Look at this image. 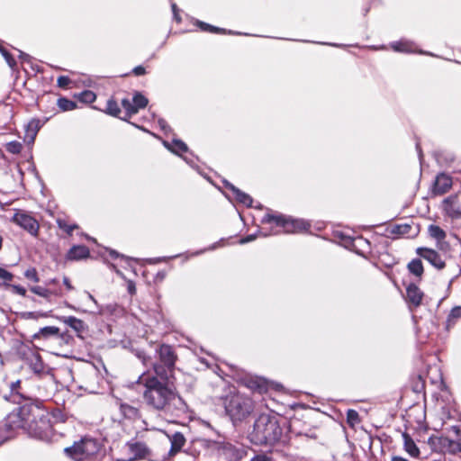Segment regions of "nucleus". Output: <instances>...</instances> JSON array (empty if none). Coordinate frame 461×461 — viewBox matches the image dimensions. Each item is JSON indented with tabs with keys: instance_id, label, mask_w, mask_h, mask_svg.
Instances as JSON below:
<instances>
[{
	"instance_id": "nucleus-1",
	"label": "nucleus",
	"mask_w": 461,
	"mask_h": 461,
	"mask_svg": "<svg viewBox=\"0 0 461 461\" xmlns=\"http://www.w3.org/2000/svg\"><path fill=\"white\" fill-rule=\"evenodd\" d=\"M23 429L31 437L49 440L52 429L50 420L38 406L25 403L16 406L0 424V446L11 438L12 431Z\"/></svg>"
},
{
	"instance_id": "nucleus-2",
	"label": "nucleus",
	"mask_w": 461,
	"mask_h": 461,
	"mask_svg": "<svg viewBox=\"0 0 461 461\" xmlns=\"http://www.w3.org/2000/svg\"><path fill=\"white\" fill-rule=\"evenodd\" d=\"M164 380L158 375L145 377L143 375L139 378V382L145 386L144 401L153 410L166 415L177 416L185 411V402L176 389Z\"/></svg>"
},
{
	"instance_id": "nucleus-3",
	"label": "nucleus",
	"mask_w": 461,
	"mask_h": 461,
	"mask_svg": "<svg viewBox=\"0 0 461 461\" xmlns=\"http://www.w3.org/2000/svg\"><path fill=\"white\" fill-rule=\"evenodd\" d=\"M282 434L276 417L263 413L255 420L249 438L256 445H274L280 440Z\"/></svg>"
},
{
	"instance_id": "nucleus-4",
	"label": "nucleus",
	"mask_w": 461,
	"mask_h": 461,
	"mask_svg": "<svg viewBox=\"0 0 461 461\" xmlns=\"http://www.w3.org/2000/svg\"><path fill=\"white\" fill-rule=\"evenodd\" d=\"M226 412L232 422H240L247 419L254 410L253 401L242 394L230 396L225 405Z\"/></svg>"
},
{
	"instance_id": "nucleus-5",
	"label": "nucleus",
	"mask_w": 461,
	"mask_h": 461,
	"mask_svg": "<svg viewBox=\"0 0 461 461\" xmlns=\"http://www.w3.org/2000/svg\"><path fill=\"white\" fill-rule=\"evenodd\" d=\"M99 451L98 442L90 438H84L73 446L66 447L64 452L75 461H83L89 458Z\"/></svg>"
},
{
	"instance_id": "nucleus-6",
	"label": "nucleus",
	"mask_w": 461,
	"mask_h": 461,
	"mask_svg": "<svg viewBox=\"0 0 461 461\" xmlns=\"http://www.w3.org/2000/svg\"><path fill=\"white\" fill-rule=\"evenodd\" d=\"M261 222L264 224L275 222L276 227L283 228L286 233L305 230L310 227V224L303 220L293 219L281 214L274 215L267 213L263 217Z\"/></svg>"
},
{
	"instance_id": "nucleus-7",
	"label": "nucleus",
	"mask_w": 461,
	"mask_h": 461,
	"mask_svg": "<svg viewBox=\"0 0 461 461\" xmlns=\"http://www.w3.org/2000/svg\"><path fill=\"white\" fill-rule=\"evenodd\" d=\"M160 364H153L155 374L161 379H167L169 372L174 368L176 356L169 345H161L158 349Z\"/></svg>"
},
{
	"instance_id": "nucleus-8",
	"label": "nucleus",
	"mask_w": 461,
	"mask_h": 461,
	"mask_svg": "<svg viewBox=\"0 0 461 461\" xmlns=\"http://www.w3.org/2000/svg\"><path fill=\"white\" fill-rule=\"evenodd\" d=\"M214 447L227 461H240L246 454L241 445H233L225 440L215 441Z\"/></svg>"
},
{
	"instance_id": "nucleus-9",
	"label": "nucleus",
	"mask_w": 461,
	"mask_h": 461,
	"mask_svg": "<svg viewBox=\"0 0 461 461\" xmlns=\"http://www.w3.org/2000/svg\"><path fill=\"white\" fill-rule=\"evenodd\" d=\"M123 450L127 453V456L118 461H136L138 459L146 458L150 454V450L147 445L140 441L127 442Z\"/></svg>"
},
{
	"instance_id": "nucleus-10",
	"label": "nucleus",
	"mask_w": 461,
	"mask_h": 461,
	"mask_svg": "<svg viewBox=\"0 0 461 461\" xmlns=\"http://www.w3.org/2000/svg\"><path fill=\"white\" fill-rule=\"evenodd\" d=\"M441 209L452 220L461 219V193L445 198L442 201Z\"/></svg>"
},
{
	"instance_id": "nucleus-11",
	"label": "nucleus",
	"mask_w": 461,
	"mask_h": 461,
	"mask_svg": "<svg viewBox=\"0 0 461 461\" xmlns=\"http://www.w3.org/2000/svg\"><path fill=\"white\" fill-rule=\"evenodd\" d=\"M14 222L27 230L32 236H37L40 229L38 221L30 214L23 212H16L13 218Z\"/></svg>"
},
{
	"instance_id": "nucleus-12",
	"label": "nucleus",
	"mask_w": 461,
	"mask_h": 461,
	"mask_svg": "<svg viewBox=\"0 0 461 461\" xmlns=\"http://www.w3.org/2000/svg\"><path fill=\"white\" fill-rule=\"evenodd\" d=\"M416 253L437 269H443L445 267V259L436 250L420 247L417 249Z\"/></svg>"
},
{
	"instance_id": "nucleus-13",
	"label": "nucleus",
	"mask_w": 461,
	"mask_h": 461,
	"mask_svg": "<svg viewBox=\"0 0 461 461\" xmlns=\"http://www.w3.org/2000/svg\"><path fill=\"white\" fill-rule=\"evenodd\" d=\"M452 178L446 174H439L434 182L432 193L435 195H442L452 187Z\"/></svg>"
},
{
	"instance_id": "nucleus-14",
	"label": "nucleus",
	"mask_w": 461,
	"mask_h": 461,
	"mask_svg": "<svg viewBox=\"0 0 461 461\" xmlns=\"http://www.w3.org/2000/svg\"><path fill=\"white\" fill-rule=\"evenodd\" d=\"M406 294L411 309V307L417 308L421 304L424 294L416 285L411 284L406 289Z\"/></svg>"
},
{
	"instance_id": "nucleus-15",
	"label": "nucleus",
	"mask_w": 461,
	"mask_h": 461,
	"mask_svg": "<svg viewBox=\"0 0 461 461\" xmlns=\"http://www.w3.org/2000/svg\"><path fill=\"white\" fill-rule=\"evenodd\" d=\"M168 438L171 443L168 456L172 457L182 449L185 443V438L184 435L180 432H175L170 436L168 435Z\"/></svg>"
},
{
	"instance_id": "nucleus-16",
	"label": "nucleus",
	"mask_w": 461,
	"mask_h": 461,
	"mask_svg": "<svg viewBox=\"0 0 461 461\" xmlns=\"http://www.w3.org/2000/svg\"><path fill=\"white\" fill-rule=\"evenodd\" d=\"M225 186L232 192L233 195L235 196V199L239 203H240L248 207L252 206L253 199L251 198L250 195L242 192L241 190H240L239 188H237L236 186H234L232 184L229 183V182L225 183Z\"/></svg>"
},
{
	"instance_id": "nucleus-17",
	"label": "nucleus",
	"mask_w": 461,
	"mask_h": 461,
	"mask_svg": "<svg viewBox=\"0 0 461 461\" xmlns=\"http://www.w3.org/2000/svg\"><path fill=\"white\" fill-rule=\"evenodd\" d=\"M428 231H429V236L437 240L438 247L440 249H443L445 245H446V242H445L446 232H445V230L443 229H441L438 225L431 224V225L429 226Z\"/></svg>"
},
{
	"instance_id": "nucleus-18",
	"label": "nucleus",
	"mask_w": 461,
	"mask_h": 461,
	"mask_svg": "<svg viewBox=\"0 0 461 461\" xmlns=\"http://www.w3.org/2000/svg\"><path fill=\"white\" fill-rule=\"evenodd\" d=\"M50 337L62 338L60 335L59 329L55 326H48L40 329V330L33 335L34 339H49Z\"/></svg>"
},
{
	"instance_id": "nucleus-19",
	"label": "nucleus",
	"mask_w": 461,
	"mask_h": 461,
	"mask_svg": "<svg viewBox=\"0 0 461 461\" xmlns=\"http://www.w3.org/2000/svg\"><path fill=\"white\" fill-rule=\"evenodd\" d=\"M88 256L89 249L87 247L84 245L74 246L69 249L68 253V258L71 260H79L86 258Z\"/></svg>"
},
{
	"instance_id": "nucleus-20",
	"label": "nucleus",
	"mask_w": 461,
	"mask_h": 461,
	"mask_svg": "<svg viewBox=\"0 0 461 461\" xmlns=\"http://www.w3.org/2000/svg\"><path fill=\"white\" fill-rule=\"evenodd\" d=\"M404 450L412 457H419L420 449L408 433L402 434Z\"/></svg>"
},
{
	"instance_id": "nucleus-21",
	"label": "nucleus",
	"mask_w": 461,
	"mask_h": 461,
	"mask_svg": "<svg viewBox=\"0 0 461 461\" xmlns=\"http://www.w3.org/2000/svg\"><path fill=\"white\" fill-rule=\"evenodd\" d=\"M59 320L78 333L82 332L85 330L84 321L74 316H63L60 317Z\"/></svg>"
},
{
	"instance_id": "nucleus-22",
	"label": "nucleus",
	"mask_w": 461,
	"mask_h": 461,
	"mask_svg": "<svg viewBox=\"0 0 461 461\" xmlns=\"http://www.w3.org/2000/svg\"><path fill=\"white\" fill-rule=\"evenodd\" d=\"M120 411L126 419L130 420H134L140 416L139 409L128 403H121Z\"/></svg>"
},
{
	"instance_id": "nucleus-23",
	"label": "nucleus",
	"mask_w": 461,
	"mask_h": 461,
	"mask_svg": "<svg viewBox=\"0 0 461 461\" xmlns=\"http://www.w3.org/2000/svg\"><path fill=\"white\" fill-rule=\"evenodd\" d=\"M29 361L30 367L33 370L34 373L41 374L44 371V364L39 354L32 353Z\"/></svg>"
},
{
	"instance_id": "nucleus-24",
	"label": "nucleus",
	"mask_w": 461,
	"mask_h": 461,
	"mask_svg": "<svg viewBox=\"0 0 461 461\" xmlns=\"http://www.w3.org/2000/svg\"><path fill=\"white\" fill-rule=\"evenodd\" d=\"M441 445L449 453L456 454L461 452V442L449 439L447 438L441 439Z\"/></svg>"
},
{
	"instance_id": "nucleus-25",
	"label": "nucleus",
	"mask_w": 461,
	"mask_h": 461,
	"mask_svg": "<svg viewBox=\"0 0 461 461\" xmlns=\"http://www.w3.org/2000/svg\"><path fill=\"white\" fill-rule=\"evenodd\" d=\"M164 145L176 154L188 150L187 145L180 140H174L171 145L167 142H164Z\"/></svg>"
},
{
	"instance_id": "nucleus-26",
	"label": "nucleus",
	"mask_w": 461,
	"mask_h": 461,
	"mask_svg": "<svg viewBox=\"0 0 461 461\" xmlns=\"http://www.w3.org/2000/svg\"><path fill=\"white\" fill-rule=\"evenodd\" d=\"M409 271L416 276H421L423 274V266L420 259H413L408 264Z\"/></svg>"
},
{
	"instance_id": "nucleus-27",
	"label": "nucleus",
	"mask_w": 461,
	"mask_h": 461,
	"mask_svg": "<svg viewBox=\"0 0 461 461\" xmlns=\"http://www.w3.org/2000/svg\"><path fill=\"white\" fill-rule=\"evenodd\" d=\"M461 318V306L454 307L447 320V329L452 327L457 319Z\"/></svg>"
},
{
	"instance_id": "nucleus-28",
	"label": "nucleus",
	"mask_w": 461,
	"mask_h": 461,
	"mask_svg": "<svg viewBox=\"0 0 461 461\" xmlns=\"http://www.w3.org/2000/svg\"><path fill=\"white\" fill-rule=\"evenodd\" d=\"M148 102V99L140 93H136L132 99L133 106H136L137 113L140 109L145 108Z\"/></svg>"
},
{
	"instance_id": "nucleus-29",
	"label": "nucleus",
	"mask_w": 461,
	"mask_h": 461,
	"mask_svg": "<svg viewBox=\"0 0 461 461\" xmlns=\"http://www.w3.org/2000/svg\"><path fill=\"white\" fill-rule=\"evenodd\" d=\"M57 104L59 107V109L64 112L74 110L77 107V104L75 102H73L69 99H67L65 97H61V98L58 99Z\"/></svg>"
},
{
	"instance_id": "nucleus-30",
	"label": "nucleus",
	"mask_w": 461,
	"mask_h": 461,
	"mask_svg": "<svg viewBox=\"0 0 461 461\" xmlns=\"http://www.w3.org/2000/svg\"><path fill=\"white\" fill-rule=\"evenodd\" d=\"M122 105L125 110L126 115L131 116L137 113L136 106H133V103L131 100L127 98L122 99Z\"/></svg>"
},
{
	"instance_id": "nucleus-31",
	"label": "nucleus",
	"mask_w": 461,
	"mask_h": 461,
	"mask_svg": "<svg viewBox=\"0 0 461 461\" xmlns=\"http://www.w3.org/2000/svg\"><path fill=\"white\" fill-rule=\"evenodd\" d=\"M78 98L83 103L91 104L95 100L96 96L94 92L90 90H85L80 93Z\"/></svg>"
},
{
	"instance_id": "nucleus-32",
	"label": "nucleus",
	"mask_w": 461,
	"mask_h": 461,
	"mask_svg": "<svg viewBox=\"0 0 461 461\" xmlns=\"http://www.w3.org/2000/svg\"><path fill=\"white\" fill-rule=\"evenodd\" d=\"M107 113L113 116L118 117L121 113V109L119 108L117 103L113 100H109L107 102Z\"/></svg>"
},
{
	"instance_id": "nucleus-33",
	"label": "nucleus",
	"mask_w": 461,
	"mask_h": 461,
	"mask_svg": "<svg viewBox=\"0 0 461 461\" xmlns=\"http://www.w3.org/2000/svg\"><path fill=\"white\" fill-rule=\"evenodd\" d=\"M31 291L33 294L44 298H49L52 294V292L50 290L44 288L42 286H32L31 287Z\"/></svg>"
},
{
	"instance_id": "nucleus-34",
	"label": "nucleus",
	"mask_w": 461,
	"mask_h": 461,
	"mask_svg": "<svg viewBox=\"0 0 461 461\" xmlns=\"http://www.w3.org/2000/svg\"><path fill=\"white\" fill-rule=\"evenodd\" d=\"M57 224L58 226L63 230L64 231H66L68 234H71L72 231L76 229H77V225L76 224H73V225H69L66 222L65 220H62V219H58L57 220Z\"/></svg>"
},
{
	"instance_id": "nucleus-35",
	"label": "nucleus",
	"mask_w": 461,
	"mask_h": 461,
	"mask_svg": "<svg viewBox=\"0 0 461 461\" xmlns=\"http://www.w3.org/2000/svg\"><path fill=\"white\" fill-rule=\"evenodd\" d=\"M22 149L23 145L18 141H11L6 144V150L12 154H19Z\"/></svg>"
},
{
	"instance_id": "nucleus-36",
	"label": "nucleus",
	"mask_w": 461,
	"mask_h": 461,
	"mask_svg": "<svg viewBox=\"0 0 461 461\" xmlns=\"http://www.w3.org/2000/svg\"><path fill=\"white\" fill-rule=\"evenodd\" d=\"M0 52L4 56L5 59L6 60L7 64L10 68H14L16 65V61L12 57V55L2 46H0Z\"/></svg>"
},
{
	"instance_id": "nucleus-37",
	"label": "nucleus",
	"mask_w": 461,
	"mask_h": 461,
	"mask_svg": "<svg viewBox=\"0 0 461 461\" xmlns=\"http://www.w3.org/2000/svg\"><path fill=\"white\" fill-rule=\"evenodd\" d=\"M24 276L31 280V281H33L35 283H38L40 281L39 279V276H38V273L36 271V269L34 267H31L29 269H27L25 272H24Z\"/></svg>"
},
{
	"instance_id": "nucleus-38",
	"label": "nucleus",
	"mask_w": 461,
	"mask_h": 461,
	"mask_svg": "<svg viewBox=\"0 0 461 461\" xmlns=\"http://www.w3.org/2000/svg\"><path fill=\"white\" fill-rule=\"evenodd\" d=\"M392 48L395 51H410L409 44L405 41H399L392 43Z\"/></svg>"
},
{
	"instance_id": "nucleus-39",
	"label": "nucleus",
	"mask_w": 461,
	"mask_h": 461,
	"mask_svg": "<svg viewBox=\"0 0 461 461\" xmlns=\"http://www.w3.org/2000/svg\"><path fill=\"white\" fill-rule=\"evenodd\" d=\"M347 419L348 421L351 424L359 422V415L358 412L355 410H348L347 411Z\"/></svg>"
},
{
	"instance_id": "nucleus-40",
	"label": "nucleus",
	"mask_w": 461,
	"mask_h": 461,
	"mask_svg": "<svg viewBox=\"0 0 461 461\" xmlns=\"http://www.w3.org/2000/svg\"><path fill=\"white\" fill-rule=\"evenodd\" d=\"M198 25H199V27L203 31H206V32H222L223 31V30L220 29V28L214 27V26L210 25V24H208L206 23H203V22H198Z\"/></svg>"
},
{
	"instance_id": "nucleus-41",
	"label": "nucleus",
	"mask_w": 461,
	"mask_h": 461,
	"mask_svg": "<svg viewBox=\"0 0 461 461\" xmlns=\"http://www.w3.org/2000/svg\"><path fill=\"white\" fill-rule=\"evenodd\" d=\"M411 230V226L408 224L397 225L393 228V232L397 234H407Z\"/></svg>"
},
{
	"instance_id": "nucleus-42",
	"label": "nucleus",
	"mask_w": 461,
	"mask_h": 461,
	"mask_svg": "<svg viewBox=\"0 0 461 461\" xmlns=\"http://www.w3.org/2000/svg\"><path fill=\"white\" fill-rule=\"evenodd\" d=\"M57 83L59 87L66 88L71 83V80L66 76H60L58 77Z\"/></svg>"
},
{
	"instance_id": "nucleus-43",
	"label": "nucleus",
	"mask_w": 461,
	"mask_h": 461,
	"mask_svg": "<svg viewBox=\"0 0 461 461\" xmlns=\"http://www.w3.org/2000/svg\"><path fill=\"white\" fill-rule=\"evenodd\" d=\"M13 274L8 272L7 270L0 267V278L5 281H12L13 280Z\"/></svg>"
},
{
	"instance_id": "nucleus-44",
	"label": "nucleus",
	"mask_w": 461,
	"mask_h": 461,
	"mask_svg": "<svg viewBox=\"0 0 461 461\" xmlns=\"http://www.w3.org/2000/svg\"><path fill=\"white\" fill-rule=\"evenodd\" d=\"M13 290L22 295V296H25L26 295V289L23 286H20V285H13Z\"/></svg>"
},
{
	"instance_id": "nucleus-45",
	"label": "nucleus",
	"mask_w": 461,
	"mask_h": 461,
	"mask_svg": "<svg viewBox=\"0 0 461 461\" xmlns=\"http://www.w3.org/2000/svg\"><path fill=\"white\" fill-rule=\"evenodd\" d=\"M259 233H260V235H262L264 237H267V236L271 235V234H278L279 231L278 230H266L265 228H262L259 230Z\"/></svg>"
},
{
	"instance_id": "nucleus-46",
	"label": "nucleus",
	"mask_w": 461,
	"mask_h": 461,
	"mask_svg": "<svg viewBox=\"0 0 461 461\" xmlns=\"http://www.w3.org/2000/svg\"><path fill=\"white\" fill-rule=\"evenodd\" d=\"M133 73L135 76H142L146 73V69L142 66H138L133 68Z\"/></svg>"
},
{
	"instance_id": "nucleus-47",
	"label": "nucleus",
	"mask_w": 461,
	"mask_h": 461,
	"mask_svg": "<svg viewBox=\"0 0 461 461\" xmlns=\"http://www.w3.org/2000/svg\"><path fill=\"white\" fill-rule=\"evenodd\" d=\"M256 237L257 236L255 234L248 235L247 237L240 240V243L245 244L253 241L256 239Z\"/></svg>"
},
{
	"instance_id": "nucleus-48",
	"label": "nucleus",
	"mask_w": 461,
	"mask_h": 461,
	"mask_svg": "<svg viewBox=\"0 0 461 461\" xmlns=\"http://www.w3.org/2000/svg\"><path fill=\"white\" fill-rule=\"evenodd\" d=\"M251 461H270V458L265 455H258Z\"/></svg>"
},
{
	"instance_id": "nucleus-49",
	"label": "nucleus",
	"mask_w": 461,
	"mask_h": 461,
	"mask_svg": "<svg viewBox=\"0 0 461 461\" xmlns=\"http://www.w3.org/2000/svg\"><path fill=\"white\" fill-rule=\"evenodd\" d=\"M19 58L24 61V62H30L31 60V57L30 55H28L27 53H24L23 51H20V55H19Z\"/></svg>"
},
{
	"instance_id": "nucleus-50",
	"label": "nucleus",
	"mask_w": 461,
	"mask_h": 461,
	"mask_svg": "<svg viewBox=\"0 0 461 461\" xmlns=\"http://www.w3.org/2000/svg\"><path fill=\"white\" fill-rule=\"evenodd\" d=\"M137 356H138V357H139L140 359H141V360H142V362H143V364H144V365H148V363H149V360H150V358H149V357H147L144 355V353H140H140H138V354H137Z\"/></svg>"
},
{
	"instance_id": "nucleus-51",
	"label": "nucleus",
	"mask_w": 461,
	"mask_h": 461,
	"mask_svg": "<svg viewBox=\"0 0 461 461\" xmlns=\"http://www.w3.org/2000/svg\"><path fill=\"white\" fill-rule=\"evenodd\" d=\"M63 284L66 285V287L68 289V290H73L74 287L72 286L68 277L67 276H64L63 278Z\"/></svg>"
},
{
	"instance_id": "nucleus-52",
	"label": "nucleus",
	"mask_w": 461,
	"mask_h": 461,
	"mask_svg": "<svg viewBox=\"0 0 461 461\" xmlns=\"http://www.w3.org/2000/svg\"><path fill=\"white\" fill-rule=\"evenodd\" d=\"M128 291H129V293L131 294H135L136 287H135V285L132 282H129V284H128Z\"/></svg>"
},
{
	"instance_id": "nucleus-53",
	"label": "nucleus",
	"mask_w": 461,
	"mask_h": 461,
	"mask_svg": "<svg viewBox=\"0 0 461 461\" xmlns=\"http://www.w3.org/2000/svg\"><path fill=\"white\" fill-rule=\"evenodd\" d=\"M392 461H408L406 458L400 456H393Z\"/></svg>"
},
{
	"instance_id": "nucleus-54",
	"label": "nucleus",
	"mask_w": 461,
	"mask_h": 461,
	"mask_svg": "<svg viewBox=\"0 0 461 461\" xmlns=\"http://www.w3.org/2000/svg\"><path fill=\"white\" fill-rule=\"evenodd\" d=\"M19 385H20V381H19V380H18V381H16V382L12 383V384H11V389H12V391H13V392H14V391H15V390H16V388H17Z\"/></svg>"
},
{
	"instance_id": "nucleus-55",
	"label": "nucleus",
	"mask_w": 461,
	"mask_h": 461,
	"mask_svg": "<svg viewBox=\"0 0 461 461\" xmlns=\"http://www.w3.org/2000/svg\"><path fill=\"white\" fill-rule=\"evenodd\" d=\"M158 123L161 126V128L165 129V127H166V121L165 120L159 119L158 120Z\"/></svg>"
},
{
	"instance_id": "nucleus-56",
	"label": "nucleus",
	"mask_w": 461,
	"mask_h": 461,
	"mask_svg": "<svg viewBox=\"0 0 461 461\" xmlns=\"http://www.w3.org/2000/svg\"><path fill=\"white\" fill-rule=\"evenodd\" d=\"M110 254L113 258H117L119 256V254L116 251H114V250H112Z\"/></svg>"
},
{
	"instance_id": "nucleus-57",
	"label": "nucleus",
	"mask_w": 461,
	"mask_h": 461,
	"mask_svg": "<svg viewBox=\"0 0 461 461\" xmlns=\"http://www.w3.org/2000/svg\"><path fill=\"white\" fill-rule=\"evenodd\" d=\"M172 9H173L174 14H176V4H173V5H172ZM175 15L176 16V14H175Z\"/></svg>"
},
{
	"instance_id": "nucleus-58",
	"label": "nucleus",
	"mask_w": 461,
	"mask_h": 461,
	"mask_svg": "<svg viewBox=\"0 0 461 461\" xmlns=\"http://www.w3.org/2000/svg\"><path fill=\"white\" fill-rule=\"evenodd\" d=\"M453 429L455 430V432H456V434H458V433H459V429H458L457 427H453Z\"/></svg>"
},
{
	"instance_id": "nucleus-59",
	"label": "nucleus",
	"mask_w": 461,
	"mask_h": 461,
	"mask_svg": "<svg viewBox=\"0 0 461 461\" xmlns=\"http://www.w3.org/2000/svg\"><path fill=\"white\" fill-rule=\"evenodd\" d=\"M89 298L93 301H95L94 297L91 294H88Z\"/></svg>"
}]
</instances>
